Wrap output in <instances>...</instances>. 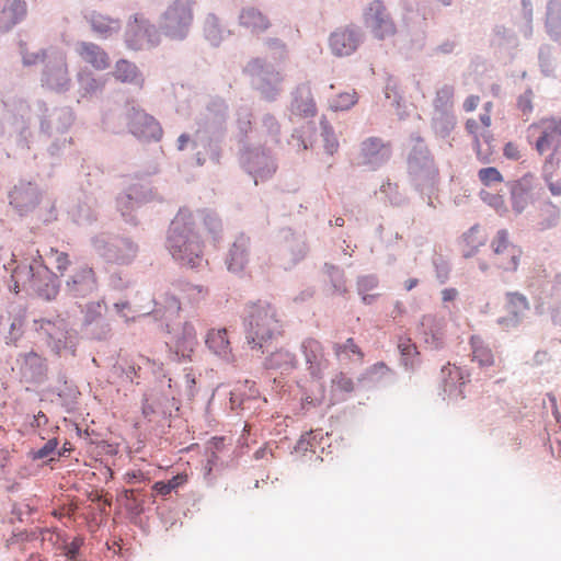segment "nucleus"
Returning <instances> with one entry per match:
<instances>
[{
    "mask_svg": "<svg viewBox=\"0 0 561 561\" xmlns=\"http://www.w3.org/2000/svg\"><path fill=\"white\" fill-rule=\"evenodd\" d=\"M75 121L69 106H50L43 100L28 104L16 96L0 100V144L20 151H28L38 136H62Z\"/></svg>",
    "mask_w": 561,
    "mask_h": 561,
    "instance_id": "f257e3e1",
    "label": "nucleus"
},
{
    "mask_svg": "<svg viewBox=\"0 0 561 561\" xmlns=\"http://www.w3.org/2000/svg\"><path fill=\"white\" fill-rule=\"evenodd\" d=\"M165 247L179 264L198 268L203 265V241L195 228L193 211L180 208L170 224Z\"/></svg>",
    "mask_w": 561,
    "mask_h": 561,
    "instance_id": "f03ea898",
    "label": "nucleus"
},
{
    "mask_svg": "<svg viewBox=\"0 0 561 561\" xmlns=\"http://www.w3.org/2000/svg\"><path fill=\"white\" fill-rule=\"evenodd\" d=\"M11 278L15 293L25 291L47 301L55 299L61 287V280L45 265L38 253L16 264Z\"/></svg>",
    "mask_w": 561,
    "mask_h": 561,
    "instance_id": "7ed1b4c3",
    "label": "nucleus"
},
{
    "mask_svg": "<svg viewBox=\"0 0 561 561\" xmlns=\"http://www.w3.org/2000/svg\"><path fill=\"white\" fill-rule=\"evenodd\" d=\"M247 343L262 354L268 352L267 343L282 333L275 309L266 300L249 301L242 314Z\"/></svg>",
    "mask_w": 561,
    "mask_h": 561,
    "instance_id": "20e7f679",
    "label": "nucleus"
},
{
    "mask_svg": "<svg viewBox=\"0 0 561 561\" xmlns=\"http://www.w3.org/2000/svg\"><path fill=\"white\" fill-rule=\"evenodd\" d=\"M50 259L54 260L56 270L62 278L64 285L60 288L69 299L79 304V300L91 298L98 293V276L91 265L79 263L68 268L70 266L68 254L57 250H51Z\"/></svg>",
    "mask_w": 561,
    "mask_h": 561,
    "instance_id": "39448f33",
    "label": "nucleus"
},
{
    "mask_svg": "<svg viewBox=\"0 0 561 561\" xmlns=\"http://www.w3.org/2000/svg\"><path fill=\"white\" fill-rule=\"evenodd\" d=\"M410 141L408 171L411 184L420 194L430 197L436 186L438 170L424 139L417 134H412Z\"/></svg>",
    "mask_w": 561,
    "mask_h": 561,
    "instance_id": "423d86ee",
    "label": "nucleus"
},
{
    "mask_svg": "<svg viewBox=\"0 0 561 561\" xmlns=\"http://www.w3.org/2000/svg\"><path fill=\"white\" fill-rule=\"evenodd\" d=\"M194 5V0H173L160 16L159 32L171 41H184L193 25Z\"/></svg>",
    "mask_w": 561,
    "mask_h": 561,
    "instance_id": "0eeeda50",
    "label": "nucleus"
},
{
    "mask_svg": "<svg viewBox=\"0 0 561 561\" xmlns=\"http://www.w3.org/2000/svg\"><path fill=\"white\" fill-rule=\"evenodd\" d=\"M95 253L106 263L129 265L138 253V245L128 237L100 232L91 239Z\"/></svg>",
    "mask_w": 561,
    "mask_h": 561,
    "instance_id": "6e6552de",
    "label": "nucleus"
},
{
    "mask_svg": "<svg viewBox=\"0 0 561 561\" xmlns=\"http://www.w3.org/2000/svg\"><path fill=\"white\" fill-rule=\"evenodd\" d=\"M244 72L250 77L253 89L264 100L273 102L277 99L283 76L272 62L260 57L253 58L244 67Z\"/></svg>",
    "mask_w": 561,
    "mask_h": 561,
    "instance_id": "1a4fd4ad",
    "label": "nucleus"
},
{
    "mask_svg": "<svg viewBox=\"0 0 561 561\" xmlns=\"http://www.w3.org/2000/svg\"><path fill=\"white\" fill-rule=\"evenodd\" d=\"M37 332L45 336L47 345L59 354L64 350L75 352L76 334L69 322L61 316L35 321Z\"/></svg>",
    "mask_w": 561,
    "mask_h": 561,
    "instance_id": "9d476101",
    "label": "nucleus"
},
{
    "mask_svg": "<svg viewBox=\"0 0 561 561\" xmlns=\"http://www.w3.org/2000/svg\"><path fill=\"white\" fill-rule=\"evenodd\" d=\"M365 27L377 41L383 42L397 35V24L382 0H373L363 10Z\"/></svg>",
    "mask_w": 561,
    "mask_h": 561,
    "instance_id": "9b49d317",
    "label": "nucleus"
},
{
    "mask_svg": "<svg viewBox=\"0 0 561 561\" xmlns=\"http://www.w3.org/2000/svg\"><path fill=\"white\" fill-rule=\"evenodd\" d=\"M240 164L254 179L255 184L259 180L264 181L271 178L277 169L274 158L263 147L243 146Z\"/></svg>",
    "mask_w": 561,
    "mask_h": 561,
    "instance_id": "f8f14e48",
    "label": "nucleus"
},
{
    "mask_svg": "<svg viewBox=\"0 0 561 561\" xmlns=\"http://www.w3.org/2000/svg\"><path fill=\"white\" fill-rule=\"evenodd\" d=\"M124 42L130 50H142L159 44V30L139 14L131 16L126 25Z\"/></svg>",
    "mask_w": 561,
    "mask_h": 561,
    "instance_id": "ddd939ff",
    "label": "nucleus"
},
{
    "mask_svg": "<svg viewBox=\"0 0 561 561\" xmlns=\"http://www.w3.org/2000/svg\"><path fill=\"white\" fill-rule=\"evenodd\" d=\"M127 126L136 138L144 141H159L162 128L159 122L134 103H127L125 110Z\"/></svg>",
    "mask_w": 561,
    "mask_h": 561,
    "instance_id": "4468645a",
    "label": "nucleus"
},
{
    "mask_svg": "<svg viewBox=\"0 0 561 561\" xmlns=\"http://www.w3.org/2000/svg\"><path fill=\"white\" fill-rule=\"evenodd\" d=\"M224 139V130L198 127L193 138L197 164L203 165L207 160L219 163Z\"/></svg>",
    "mask_w": 561,
    "mask_h": 561,
    "instance_id": "2eb2a0df",
    "label": "nucleus"
},
{
    "mask_svg": "<svg viewBox=\"0 0 561 561\" xmlns=\"http://www.w3.org/2000/svg\"><path fill=\"white\" fill-rule=\"evenodd\" d=\"M41 82L44 88L57 93L69 90L71 80L65 56L61 53L50 51L46 57Z\"/></svg>",
    "mask_w": 561,
    "mask_h": 561,
    "instance_id": "dca6fc26",
    "label": "nucleus"
},
{
    "mask_svg": "<svg viewBox=\"0 0 561 561\" xmlns=\"http://www.w3.org/2000/svg\"><path fill=\"white\" fill-rule=\"evenodd\" d=\"M277 239L280 242L279 255L284 270H291L307 254L308 248L304 236L296 234L290 228H282Z\"/></svg>",
    "mask_w": 561,
    "mask_h": 561,
    "instance_id": "f3484780",
    "label": "nucleus"
},
{
    "mask_svg": "<svg viewBox=\"0 0 561 561\" xmlns=\"http://www.w3.org/2000/svg\"><path fill=\"white\" fill-rule=\"evenodd\" d=\"M364 32L358 25H347L331 33L329 45L334 56L346 57L357 50L364 41Z\"/></svg>",
    "mask_w": 561,
    "mask_h": 561,
    "instance_id": "a211bd4d",
    "label": "nucleus"
},
{
    "mask_svg": "<svg viewBox=\"0 0 561 561\" xmlns=\"http://www.w3.org/2000/svg\"><path fill=\"white\" fill-rule=\"evenodd\" d=\"M19 366L21 381L41 386L47 380V363L34 351L20 353L15 360Z\"/></svg>",
    "mask_w": 561,
    "mask_h": 561,
    "instance_id": "6ab92c4d",
    "label": "nucleus"
},
{
    "mask_svg": "<svg viewBox=\"0 0 561 561\" xmlns=\"http://www.w3.org/2000/svg\"><path fill=\"white\" fill-rule=\"evenodd\" d=\"M39 195L35 183L21 180L9 193L10 205L23 216L35 209L39 203Z\"/></svg>",
    "mask_w": 561,
    "mask_h": 561,
    "instance_id": "aec40b11",
    "label": "nucleus"
},
{
    "mask_svg": "<svg viewBox=\"0 0 561 561\" xmlns=\"http://www.w3.org/2000/svg\"><path fill=\"white\" fill-rule=\"evenodd\" d=\"M390 157L389 145L378 137H370L362 142L358 164L374 171L383 165Z\"/></svg>",
    "mask_w": 561,
    "mask_h": 561,
    "instance_id": "412c9836",
    "label": "nucleus"
},
{
    "mask_svg": "<svg viewBox=\"0 0 561 561\" xmlns=\"http://www.w3.org/2000/svg\"><path fill=\"white\" fill-rule=\"evenodd\" d=\"M446 321L434 314H425L420 320L417 332L424 343L431 350H442L444 347Z\"/></svg>",
    "mask_w": 561,
    "mask_h": 561,
    "instance_id": "4be33fe9",
    "label": "nucleus"
},
{
    "mask_svg": "<svg viewBox=\"0 0 561 561\" xmlns=\"http://www.w3.org/2000/svg\"><path fill=\"white\" fill-rule=\"evenodd\" d=\"M491 247L494 254L502 256L505 253L510 257L508 262H504L501 259L495 265L505 272H515L519 265L520 250L512 244L508 240V231L506 229H500L496 236L492 240Z\"/></svg>",
    "mask_w": 561,
    "mask_h": 561,
    "instance_id": "5701e85b",
    "label": "nucleus"
},
{
    "mask_svg": "<svg viewBox=\"0 0 561 561\" xmlns=\"http://www.w3.org/2000/svg\"><path fill=\"white\" fill-rule=\"evenodd\" d=\"M250 238L244 233H240L236 237L233 243L229 248L225 261L228 271L234 274L243 272V270L250 262Z\"/></svg>",
    "mask_w": 561,
    "mask_h": 561,
    "instance_id": "b1692460",
    "label": "nucleus"
},
{
    "mask_svg": "<svg viewBox=\"0 0 561 561\" xmlns=\"http://www.w3.org/2000/svg\"><path fill=\"white\" fill-rule=\"evenodd\" d=\"M196 344V330L194 325L191 322H184L181 332L175 336L174 350L171 352L170 357L179 363L190 362Z\"/></svg>",
    "mask_w": 561,
    "mask_h": 561,
    "instance_id": "393cba45",
    "label": "nucleus"
},
{
    "mask_svg": "<svg viewBox=\"0 0 561 561\" xmlns=\"http://www.w3.org/2000/svg\"><path fill=\"white\" fill-rule=\"evenodd\" d=\"M95 205L94 195L82 191L77 202L68 208V215L79 226L91 225L96 219Z\"/></svg>",
    "mask_w": 561,
    "mask_h": 561,
    "instance_id": "a878e982",
    "label": "nucleus"
},
{
    "mask_svg": "<svg viewBox=\"0 0 561 561\" xmlns=\"http://www.w3.org/2000/svg\"><path fill=\"white\" fill-rule=\"evenodd\" d=\"M545 297H540V304L537 307L538 312H542L545 306L551 312V319L554 324L561 325V276H557L552 283H547L542 291Z\"/></svg>",
    "mask_w": 561,
    "mask_h": 561,
    "instance_id": "bb28decb",
    "label": "nucleus"
},
{
    "mask_svg": "<svg viewBox=\"0 0 561 561\" xmlns=\"http://www.w3.org/2000/svg\"><path fill=\"white\" fill-rule=\"evenodd\" d=\"M508 186L513 210L516 214H522L533 198V175L526 174L516 181L510 182Z\"/></svg>",
    "mask_w": 561,
    "mask_h": 561,
    "instance_id": "cd10ccee",
    "label": "nucleus"
},
{
    "mask_svg": "<svg viewBox=\"0 0 561 561\" xmlns=\"http://www.w3.org/2000/svg\"><path fill=\"white\" fill-rule=\"evenodd\" d=\"M317 111L311 89L308 84L302 83L293 92L290 103V112L296 116L309 117L313 116Z\"/></svg>",
    "mask_w": 561,
    "mask_h": 561,
    "instance_id": "c85d7f7f",
    "label": "nucleus"
},
{
    "mask_svg": "<svg viewBox=\"0 0 561 561\" xmlns=\"http://www.w3.org/2000/svg\"><path fill=\"white\" fill-rule=\"evenodd\" d=\"M26 14L24 0H12L7 3L0 1V32H8L20 23Z\"/></svg>",
    "mask_w": 561,
    "mask_h": 561,
    "instance_id": "c756f323",
    "label": "nucleus"
},
{
    "mask_svg": "<svg viewBox=\"0 0 561 561\" xmlns=\"http://www.w3.org/2000/svg\"><path fill=\"white\" fill-rule=\"evenodd\" d=\"M426 37L424 28L408 34H399L393 41V46L405 57H411L413 54L423 50L426 45Z\"/></svg>",
    "mask_w": 561,
    "mask_h": 561,
    "instance_id": "7c9ffc66",
    "label": "nucleus"
},
{
    "mask_svg": "<svg viewBox=\"0 0 561 561\" xmlns=\"http://www.w3.org/2000/svg\"><path fill=\"white\" fill-rule=\"evenodd\" d=\"M205 122L198 123V127L209 129H220L225 131V122L227 116V105L222 99H211L206 112L203 114Z\"/></svg>",
    "mask_w": 561,
    "mask_h": 561,
    "instance_id": "2f4dec72",
    "label": "nucleus"
},
{
    "mask_svg": "<svg viewBox=\"0 0 561 561\" xmlns=\"http://www.w3.org/2000/svg\"><path fill=\"white\" fill-rule=\"evenodd\" d=\"M205 344L208 350L219 358L230 362L232 352L226 329H211L208 331Z\"/></svg>",
    "mask_w": 561,
    "mask_h": 561,
    "instance_id": "473e14b6",
    "label": "nucleus"
},
{
    "mask_svg": "<svg viewBox=\"0 0 561 561\" xmlns=\"http://www.w3.org/2000/svg\"><path fill=\"white\" fill-rule=\"evenodd\" d=\"M113 76L117 81L133 85L136 89H141L145 82L144 75L136 64L127 59L116 61Z\"/></svg>",
    "mask_w": 561,
    "mask_h": 561,
    "instance_id": "72a5a7b5",
    "label": "nucleus"
},
{
    "mask_svg": "<svg viewBox=\"0 0 561 561\" xmlns=\"http://www.w3.org/2000/svg\"><path fill=\"white\" fill-rule=\"evenodd\" d=\"M81 58L98 70H104L110 66V57L103 48L94 43L81 42L77 46Z\"/></svg>",
    "mask_w": 561,
    "mask_h": 561,
    "instance_id": "f704fd0d",
    "label": "nucleus"
},
{
    "mask_svg": "<svg viewBox=\"0 0 561 561\" xmlns=\"http://www.w3.org/2000/svg\"><path fill=\"white\" fill-rule=\"evenodd\" d=\"M301 352L310 375L314 378H320L323 365L320 343L313 339L306 340L301 343Z\"/></svg>",
    "mask_w": 561,
    "mask_h": 561,
    "instance_id": "c9c22d12",
    "label": "nucleus"
},
{
    "mask_svg": "<svg viewBox=\"0 0 561 561\" xmlns=\"http://www.w3.org/2000/svg\"><path fill=\"white\" fill-rule=\"evenodd\" d=\"M546 30L561 45V0H548L546 5Z\"/></svg>",
    "mask_w": 561,
    "mask_h": 561,
    "instance_id": "e433bc0d",
    "label": "nucleus"
},
{
    "mask_svg": "<svg viewBox=\"0 0 561 561\" xmlns=\"http://www.w3.org/2000/svg\"><path fill=\"white\" fill-rule=\"evenodd\" d=\"M240 24L253 33H262L270 27L268 19L253 7L244 8L239 15Z\"/></svg>",
    "mask_w": 561,
    "mask_h": 561,
    "instance_id": "4c0bfd02",
    "label": "nucleus"
},
{
    "mask_svg": "<svg viewBox=\"0 0 561 561\" xmlns=\"http://www.w3.org/2000/svg\"><path fill=\"white\" fill-rule=\"evenodd\" d=\"M91 28L94 33L103 38L112 36L121 28V22L117 19L103 15L98 12H92L89 16Z\"/></svg>",
    "mask_w": 561,
    "mask_h": 561,
    "instance_id": "58836bf2",
    "label": "nucleus"
},
{
    "mask_svg": "<svg viewBox=\"0 0 561 561\" xmlns=\"http://www.w3.org/2000/svg\"><path fill=\"white\" fill-rule=\"evenodd\" d=\"M442 374L444 377V386L445 391L449 392V396L453 394L454 391L458 390V394L460 396L462 393L461 388H457L456 382L460 381V387L463 386L467 381H470V371L462 367L453 366L450 367H443Z\"/></svg>",
    "mask_w": 561,
    "mask_h": 561,
    "instance_id": "ea45409f",
    "label": "nucleus"
},
{
    "mask_svg": "<svg viewBox=\"0 0 561 561\" xmlns=\"http://www.w3.org/2000/svg\"><path fill=\"white\" fill-rule=\"evenodd\" d=\"M193 215L195 218V228H197V222L202 221L214 241H218L220 239L222 224L216 211L211 209H198L193 213Z\"/></svg>",
    "mask_w": 561,
    "mask_h": 561,
    "instance_id": "a19ab883",
    "label": "nucleus"
},
{
    "mask_svg": "<svg viewBox=\"0 0 561 561\" xmlns=\"http://www.w3.org/2000/svg\"><path fill=\"white\" fill-rule=\"evenodd\" d=\"M456 124V118L449 110H434L432 128L436 136L446 138L450 135Z\"/></svg>",
    "mask_w": 561,
    "mask_h": 561,
    "instance_id": "79ce46f5",
    "label": "nucleus"
},
{
    "mask_svg": "<svg viewBox=\"0 0 561 561\" xmlns=\"http://www.w3.org/2000/svg\"><path fill=\"white\" fill-rule=\"evenodd\" d=\"M296 364V356L284 350L271 352L264 360L266 369H279L282 371H289L294 369Z\"/></svg>",
    "mask_w": 561,
    "mask_h": 561,
    "instance_id": "37998d69",
    "label": "nucleus"
},
{
    "mask_svg": "<svg viewBox=\"0 0 561 561\" xmlns=\"http://www.w3.org/2000/svg\"><path fill=\"white\" fill-rule=\"evenodd\" d=\"M505 298L507 312L524 320L525 312L530 308L527 297L518 291H507Z\"/></svg>",
    "mask_w": 561,
    "mask_h": 561,
    "instance_id": "c03bdc74",
    "label": "nucleus"
},
{
    "mask_svg": "<svg viewBox=\"0 0 561 561\" xmlns=\"http://www.w3.org/2000/svg\"><path fill=\"white\" fill-rule=\"evenodd\" d=\"M153 191L149 183H135L131 184L125 193L124 199H133L137 205L153 201Z\"/></svg>",
    "mask_w": 561,
    "mask_h": 561,
    "instance_id": "a18cd8bd",
    "label": "nucleus"
},
{
    "mask_svg": "<svg viewBox=\"0 0 561 561\" xmlns=\"http://www.w3.org/2000/svg\"><path fill=\"white\" fill-rule=\"evenodd\" d=\"M560 209L550 201L545 202L540 208V220L538 229L545 231L558 226L560 220Z\"/></svg>",
    "mask_w": 561,
    "mask_h": 561,
    "instance_id": "49530a36",
    "label": "nucleus"
},
{
    "mask_svg": "<svg viewBox=\"0 0 561 561\" xmlns=\"http://www.w3.org/2000/svg\"><path fill=\"white\" fill-rule=\"evenodd\" d=\"M204 32L206 39L213 46H218L224 39L226 30L221 26L219 19L214 13H209L205 19Z\"/></svg>",
    "mask_w": 561,
    "mask_h": 561,
    "instance_id": "de8ad7c7",
    "label": "nucleus"
},
{
    "mask_svg": "<svg viewBox=\"0 0 561 561\" xmlns=\"http://www.w3.org/2000/svg\"><path fill=\"white\" fill-rule=\"evenodd\" d=\"M77 77L80 91L83 92V95H92L103 88L104 82L101 78H96L95 75L88 69L80 70Z\"/></svg>",
    "mask_w": 561,
    "mask_h": 561,
    "instance_id": "09e8293b",
    "label": "nucleus"
},
{
    "mask_svg": "<svg viewBox=\"0 0 561 561\" xmlns=\"http://www.w3.org/2000/svg\"><path fill=\"white\" fill-rule=\"evenodd\" d=\"M111 325L106 318L90 324L89 327L81 328V334L85 339L94 341H106L111 336Z\"/></svg>",
    "mask_w": 561,
    "mask_h": 561,
    "instance_id": "8fccbe9b",
    "label": "nucleus"
},
{
    "mask_svg": "<svg viewBox=\"0 0 561 561\" xmlns=\"http://www.w3.org/2000/svg\"><path fill=\"white\" fill-rule=\"evenodd\" d=\"M492 45L502 48H514L517 46V37L514 31L503 25H496L493 28Z\"/></svg>",
    "mask_w": 561,
    "mask_h": 561,
    "instance_id": "3c124183",
    "label": "nucleus"
},
{
    "mask_svg": "<svg viewBox=\"0 0 561 561\" xmlns=\"http://www.w3.org/2000/svg\"><path fill=\"white\" fill-rule=\"evenodd\" d=\"M472 360L477 362L481 367L491 366L494 362L493 355L488 347L482 345L479 337H471Z\"/></svg>",
    "mask_w": 561,
    "mask_h": 561,
    "instance_id": "603ef678",
    "label": "nucleus"
},
{
    "mask_svg": "<svg viewBox=\"0 0 561 561\" xmlns=\"http://www.w3.org/2000/svg\"><path fill=\"white\" fill-rule=\"evenodd\" d=\"M560 138L561 137L559 135L543 126L541 135L538 137L535 144V148L539 154H543L550 148L557 151L560 145Z\"/></svg>",
    "mask_w": 561,
    "mask_h": 561,
    "instance_id": "864d4df0",
    "label": "nucleus"
},
{
    "mask_svg": "<svg viewBox=\"0 0 561 561\" xmlns=\"http://www.w3.org/2000/svg\"><path fill=\"white\" fill-rule=\"evenodd\" d=\"M320 136L324 142V150L329 154H333L339 148V141L335 137L334 129L324 116L320 119Z\"/></svg>",
    "mask_w": 561,
    "mask_h": 561,
    "instance_id": "5fc2aeb1",
    "label": "nucleus"
},
{
    "mask_svg": "<svg viewBox=\"0 0 561 561\" xmlns=\"http://www.w3.org/2000/svg\"><path fill=\"white\" fill-rule=\"evenodd\" d=\"M325 272L330 278V283L332 286V294L344 295L347 291V288L344 284V272L340 270L335 265L325 264Z\"/></svg>",
    "mask_w": 561,
    "mask_h": 561,
    "instance_id": "6e6d98bb",
    "label": "nucleus"
},
{
    "mask_svg": "<svg viewBox=\"0 0 561 561\" xmlns=\"http://www.w3.org/2000/svg\"><path fill=\"white\" fill-rule=\"evenodd\" d=\"M103 305L104 300H98L85 304L81 328L89 327L90 324L105 318L102 314Z\"/></svg>",
    "mask_w": 561,
    "mask_h": 561,
    "instance_id": "4d7b16f0",
    "label": "nucleus"
},
{
    "mask_svg": "<svg viewBox=\"0 0 561 561\" xmlns=\"http://www.w3.org/2000/svg\"><path fill=\"white\" fill-rule=\"evenodd\" d=\"M186 481H187V476L184 473H180V474L173 476L171 479H169L167 481H157L153 484V490L160 495H167L173 491H176Z\"/></svg>",
    "mask_w": 561,
    "mask_h": 561,
    "instance_id": "13d9d810",
    "label": "nucleus"
},
{
    "mask_svg": "<svg viewBox=\"0 0 561 561\" xmlns=\"http://www.w3.org/2000/svg\"><path fill=\"white\" fill-rule=\"evenodd\" d=\"M264 47L272 54L274 60L283 61L287 57V45L278 37H264Z\"/></svg>",
    "mask_w": 561,
    "mask_h": 561,
    "instance_id": "bf43d9fd",
    "label": "nucleus"
},
{
    "mask_svg": "<svg viewBox=\"0 0 561 561\" xmlns=\"http://www.w3.org/2000/svg\"><path fill=\"white\" fill-rule=\"evenodd\" d=\"M317 127L313 122H308L300 128L295 129V137H298L299 146L304 144L302 149H309L316 141Z\"/></svg>",
    "mask_w": 561,
    "mask_h": 561,
    "instance_id": "052dcab7",
    "label": "nucleus"
},
{
    "mask_svg": "<svg viewBox=\"0 0 561 561\" xmlns=\"http://www.w3.org/2000/svg\"><path fill=\"white\" fill-rule=\"evenodd\" d=\"M398 348L401 354V363L407 370L414 366V358L417 355L416 346L411 343L410 339L400 340Z\"/></svg>",
    "mask_w": 561,
    "mask_h": 561,
    "instance_id": "680f3d73",
    "label": "nucleus"
},
{
    "mask_svg": "<svg viewBox=\"0 0 561 561\" xmlns=\"http://www.w3.org/2000/svg\"><path fill=\"white\" fill-rule=\"evenodd\" d=\"M357 103L356 92H343L330 101V108L337 111H347Z\"/></svg>",
    "mask_w": 561,
    "mask_h": 561,
    "instance_id": "e2e57ef3",
    "label": "nucleus"
},
{
    "mask_svg": "<svg viewBox=\"0 0 561 561\" xmlns=\"http://www.w3.org/2000/svg\"><path fill=\"white\" fill-rule=\"evenodd\" d=\"M261 125L263 130L271 137V140L278 144L280 125L276 117L270 113H265L262 115Z\"/></svg>",
    "mask_w": 561,
    "mask_h": 561,
    "instance_id": "0e129e2a",
    "label": "nucleus"
},
{
    "mask_svg": "<svg viewBox=\"0 0 561 561\" xmlns=\"http://www.w3.org/2000/svg\"><path fill=\"white\" fill-rule=\"evenodd\" d=\"M58 447L57 438L48 439L37 450L31 451L33 460L47 459L48 461L56 460V449Z\"/></svg>",
    "mask_w": 561,
    "mask_h": 561,
    "instance_id": "69168bd1",
    "label": "nucleus"
},
{
    "mask_svg": "<svg viewBox=\"0 0 561 561\" xmlns=\"http://www.w3.org/2000/svg\"><path fill=\"white\" fill-rule=\"evenodd\" d=\"M83 545L82 537H75L70 542L64 541L60 546L62 554L68 561H80V549Z\"/></svg>",
    "mask_w": 561,
    "mask_h": 561,
    "instance_id": "338daca9",
    "label": "nucleus"
},
{
    "mask_svg": "<svg viewBox=\"0 0 561 561\" xmlns=\"http://www.w3.org/2000/svg\"><path fill=\"white\" fill-rule=\"evenodd\" d=\"M334 350L340 359L348 357L351 354L356 355L358 359L363 357L360 348L355 344L352 337L347 339L343 344H335Z\"/></svg>",
    "mask_w": 561,
    "mask_h": 561,
    "instance_id": "774afa93",
    "label": "nucleus"
}]
</instances>
